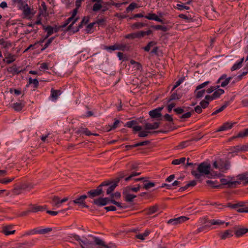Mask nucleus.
I'll return each mask as SVG.
<instances>
[{"mask_svg": "<svg viewBox=\"0 0 248 248\" xmlns=\"http://www.w3.org/2000/svg\"><path fill=\"white\" fill-rule=\"evenodd\" d=\"M224 91L221 89H218L216 90L213 94V98L215 99L218 98L221 94H223Z\"/></svg>", "mask_w": 248, "mask_h": 248, "instance_id": "36", "label": "nucleus"}, {"mask_svg": "<svg viewBox=\"0 0 248 248\" xmlns=\"http://www.w3.org/2000/svg\"><path fill=\"white\" fill-rule=\"evenodd\" d=\"M52 229L51 228H46L45 229H39L40 234H45L48 233L52 231Z\"/></svg>", "mask_w": 248, "mask_h": 248, "instance_id": "58", "label": "nucleus"}, {"mask_svg": "<svg viewBox=\"0 0 248 248\" xmlns=\"http://www.w3.org/2000/svg\"><path fill=\"white\" fill-rule=\"evenodd\" d=\"M154 28L157 30H161L163 31H168V28L162 25H156L154 27Z\"/></svg>", "mask_w": 248, "mask_h": 248, "instance_id": "59", "label": "nucleus"}, {"mask_svg": "<svg viewBox=\"0 0 248 248\" xmlns=\"http://www.w3.org/2000/svg\"><path fill=\"white\" fill-rule=\"evenodd\" d=\"M220 182L222 185H227L229 187H233L236 185L240 184V182L238 181H231L227 179L222 178L220 179Z\"/></svg>", "mask_w": 248, "mask_h": 248, "instance_id": "11", "label": "nucleus"}, {"mask_svg": "<svg viewBox=\"0 0 248 248\" xmlns=\"http://www.w3.org/2000/svg\"><path fill=\"white\" fill-rule=\"evenodd\" d=\"M12 226L4 227L3 229L2 232L6 235L14 234L15 230H11Z\"/></svg>", "mask_w": 248, "mask_h": 248, "instance_id": "27", "label": "nucleus"}, {"mask_svg": "<svg viewBox=\"0 0 248 248\" xmlns=\"http://www.w3.org/2000/svg\"><path fill=\"white\" fill-rule=\"evenodd\" d=\"M198 171L193 170L191 171L192 174L196 178H200L202 175L212 174L210 171L211 165L207 163L203 162L201 163L198 167Z\"/></svg>", "mask_w": 248, "mask_h": 248, "instance_id": "1", "label": "nucleus"}, {"mask_svg": "<svg viewBox=\"0 0 248 248\" xmlns=\"http://www.w3.org/2000/svg\"><path fill=\"white\" fill-rule=\"evenodd\" d=\"M205 93V90H202L201 91H197L195 93V96L197 98L202 97Z\"/></svg>", "mask_w": 248, "mask_h": 248, "instance_id": "51", "label": "nucleus"}, {"mask_svg": "<svg viewBox=\"0 0 248 248\" xmlns=\"http://www.w3.org/2000/svg\"><path fill=\"white\" fill-rule=\"evenodd\" d=\"M90 17L89 16H84L80 23V24L78 25V28L74 31V32H77L78 31L79 29L82 28L84 25H86L89 21Z\"/></svg>", "mask_w": 248, "mask_h": 248, "instance_id": "21", "label": "nucleus"}, {"mask_svg": "<svg viewBox=\"0 0 248 248\" xmlns=\"http://www.w3.org/2000/svg\"><path fill=\"white\" fill-rule=\"evenodd\" d=\"M230 104L229 101H227L224 103V104L218 109L215 110L214 112H213L212 114V115H214L218 113H219L223 111Z\"/></svg>", "mask_w": 248, "mask_h": 248, "instance_id": "29", "label": "nucleus"}, {"mask_svg": "<svg viewBox=\"0 0 248 248\" xmlns=\"http://www.w3.org/2000/svg\"><path fill=\"white\" fill-rule=\"evenodd\" d=\"M95 24V22L91 23L87 25L86 29V31L87 33L91 32L92 30L93 26Z\"/></svg>", "mask_w": 248, "mask_h": 248, "instance_id": "60", "label": "nucleus"}, {"mask_svg": "<svg viewBox=\"0 0 248 248\" xmlns=\"http://www.w3.org/2000/svg\"><path fill=\"white\" fill-rule=\"evenodd\" d=\"M137 124L138 123L136 121L132 120L131 121L127 122L125 124V126H127V127L132 128L133 129L134 126H135V125Z\"/></svg>", "mask_w": 248, "mask_h": 248, "instance_id": "47", "label": "nucleus"}, {"mask_svg": "<svg viewBox=\"0 0 248 248\" xmlns=\"http://www.w3.org/2000/svg\"><path fill=\"white\" fill-rule=\"evenodd\" d=\"M61 93L62 92L60 90L52 89L51 90V97L52 98L53 100H56Z\"/></svg>", "mask_w": 248, "mask_h": 248, "instance_id": "22", "label": "nucleus"}, {"mask_svg": "<svg viewBox=\"0 0 248 248\" xmlns=\"http://www.w3.org/2000/svg\"><path fill=\"white\" fill-rule=\"evenodd\" d=\"M125 38L126 39H134L139 38L138 32L129 33L125 36Z\"/></svg>", "mask_w": 248, "mask_h": 248, "instance_id": "48", "label": "nucleus"}, {"mask_svg": "<svg viewBox=\"0 0 248 248\" xmlns=\"http://www.w3.org/2000/svg\"><path fill=\"white\" fill-rule=\"evenodd\" d=\"M80 132L86 135V136H91V135H94V136H98V135L97 134H93L91 133V132L87 128H83L81 129Z\"/></svg>", "mask_w": 248, "mask_h": 248, "instance_id": "41", "label": "nucleus"}, {"mask_svg": "<svg viewBox=\"0 0 248 248\" xmlns=\"http://www.w3.org/2000/svg\"><path fill=\"white\" fill-rule=\"evenodd\" d=\"M46 206H33L30 211L31 212H38V211H43L45 209H46Z\"/></svg>", "mask_w": 248, "mask_h": 248, "instance_id": "34", "label": "nucleus"}, {"mask_svg": "<svg viewBox=\"0 0 248 248\" xmlns=\"http://www.w3.org/2000/svg\"><path fill=\"white\" fill-rule=\"evenodd\" d=\"M160 123L159 122H155L153 124L146 123L145 124L144 127L145 130L148 131L150 130L156 129L159 127Z\"/></svg>", "mask_w": 248, "mask_h": 248, "instance_id": "14", "label": "nucleus"}, {"mask_svg": "<svg viewBox=\"0 0 248 248\" xmlns=\"http://www.w3.org/2000/svg\"><path fill=\"white\" fill-rule=\"evenodd\" d=\"M78 8H76L74 9L72 13L71 16L69 17L65 21L63 25L62 26L63 27L67 26L70 22H71V23L68 26L67 29L68 30H71L73 25L78 21V17L75 18L77 14Z\"/></svg>", "mask_w": 248, "mask_h": 248, "instance_id": "3", "label": "nucleus"}, {"mask_svg": "<svg viewBox=\"0 0 248 248\" xmlns=\"http://www.w3.org/2000/svg\"><path fill=\"white\" fill-rule=\"evenodd\" d=\"M51 199V204L52 206L56 208H60L62 203L65 202L68 200V198L65 197L62 199H60L58 196H53Z\"/></svg>", "mask_w": 248, "mask_h": 248, "instance_id": "6", "label": "nucleus"}, {"mask_svg": "<svg viewBox=\"0 0 248 248\" xmlns=\"http://www.w3.org/2000/svg\"><path fill=\"white\" fill-rule=\"evenodd\" d=\"M37 233L40 234L39 229L35 228L26 232V234L28 235Z\"/></svg>", "mask_w": 248, "mask_h": 248, "instance_id": "52", "label": "nucleus"}, {"mask_svg": "<svg viewBox=\"0 0 248 248\" xmlns=\"http://www.w3.org/2000/svg\"><path fill=\"white\" fill-rule=\"evenodd\" d=\"M26 102L23 100H19L18 102L12 104V108L16 111H21L25 106Z\"/></svg>", "mask_w": 248, "mask_h": 248, "instance_id": "10", "label": "nucleus"}, {"mask_svg": "<svg viewBox=\"0 0 248 248\" xmlns=\"http://www.w3.org/2000/svg\"><path fill=\"white\" fill-rule=\"evenodd\" d=\"M109 185V183L104 182L101 185H100L96 189L92 190L88 192V193L91 195L92 197H94L100 195L103 192V189L102 187L103 186H108Z\"/></svg>", "mask_w": 248, "mask_h": 248, "instance_id": "5", "label": "nucleus"}, {"mask_svg": "<svg viewBox=\"0 0 248 248\" xmlns=\"http://www.w3.org/2000/svg\"><path fill=\"white\" fill-rule=\"evenodd\" d=\"M105 49L108 51H109V50L114 51V50H117V44H115L113 46H106L105 47Z\"/></svg>", "mask_w": 248, "mask_h": 248, "instance_id": "62", "label": "nucleus"}, {"mask_svg": "<svg viewBox=\"0 0 248 248\" xmlns=\"http://www.w3.org/2000/svg\"><path fill=\"white\" fill-rule=\"evenodd\" d=\"M209 104V103L208 101H205L204 100H202L200 103L201 107L203 108H206L208 106Z\"/></svg>", "mask_w": 248, "mask_h": 248, "instance_id": "64", "label": "nucleus"}, {"mask_svg": "<svg viewBox=\"0 0 248 248\" xmlns=\"http://www.w3.org/2000/svg\"><path fill=\"white\" fill-rule=\"evenodd\" d=\"M117 50H120L122 51L128 50L129 49V47L127 45L122 44H117Z\"/></svg>", "mask_w": 248, "mask_h": 248, "instance_id": "44", "label": "nucleus"}, {"mask_svg": "<svg viewBox=\"0 0 248 248\" xmlns=\"http://www.w3.org/2000/svg\"><path fill=\"white\" fill-rule=\"evenodd\" d=\"M150 233V232L148 230L145 231L143 233L139 234L136 235V237L140 240H143L145 237H147Z\"/></svg>", "mask_w": 248, "mask_h": 248, "instance_id": "37", "label": "nucleus"}, {"mask_svg": "<svg viewBox=\"0 0 248 248\" xmlns=\"http://www.w3.org/2000/svg\"><path fill=\"white\" fill-rule=\"evenodd\" d=\"M220 238L222 240L230 238L233 236V232L231 230H227L223 232H220L218 233Z\"/></svg>", "mask_w": 248, "mask_h": 248, "instance_id": "13", "label": "nucleus"}, {"mask_svg": "<svg viewBox=\"0 0 248 248\" xmlns=\"http://www.w3.org/2000/svg\"><path fill=\"white\" fill-rule=\"evenodd\" d=\"M230 163L228 161L220 159L213 163V167L216 169L219 170L221 172L228 170L230 167Z\"/></svg>", "mask_w": 248, "mask_h": 248, "instance_id": "2", "label": "nucleus"}, {"mask_svg": "<svg viewBox=\"0 0 248 248\" xmlns=\"http://www.w3.org/2000/svg\"><path fill=\"white\" fill-rule=\"evenodd\" d=\"M180 97L179 95H178L177 93H173L170 96V98L167 101V102L169 103L173 100H178L180 99Z\"/></svg>", "mask_w": 248, "mask_h": 248, "instance_id": "46", "label": "nucleus"}, {"mask_svg": "<svg viewBox=\"0 0 248 248\" xmlns=\"http://www.w3.org/2000/svg\"><path fill=\"white\" fill-rule=\"evenodd\" d=\"M87 198V196L85 195L80 196L78 198L73 201V203L81 206L83 207H86L85 204V200Z\"/></svg>", "mask_w": 248, "mask_h": 248, "instance_id": "9", "label": "nucleus"}, {"mask_svg": "<svg viewBox=\"0 0 248 248\" xmlns=\"http://www.w3.org/2000/svg\"><path fill=\"white\" fill-rule=\"evenodd\" d=\"M0 45L4 48L8 49L12 46V43L10 41L2 38L0 39Z\"/></svg>", "mask_w": 248, "mask_h": 248, "instance_id": "19", "label": "nucleus"}, {"mask_svg": "<svg viewBox=\"0 0 248 248\" xmlns=\"http://www.w3.org/2000/svg\"><path fill=\"white\" fill-rule=\"evenodd\" d=\"M149 115L152 118H159L161 116V113H159L155 109L150 111Z\"/></svg>", "mask_w": 248, "mask_h": 248, "instance_id": "30", "label": "nucleus"}, {"mask_svg": "<svg viewBox=\"0 0 248 248\" xmlns=\"http://www.w3.org/2000/svg\"><path fill=\"white\" fill-rule=\"evenodd\" d=\"M146 18L149 20H154L158 22H161L162 20L158 17L155 14H149L147 16H144Z\"/></svg>", "mask_w": 248, "mask_h": 248, "instance_id": "24", "label": "nucleus"}, {"mask_svg": "<svg viewBox=\"0 0 248 248\" xmlns=\"http://www.w3.org/2000/svg\"><path fill=\"white\" fill-rule=\"evenodd\" d=\"M128 175V171L127 170H124L123 171H121L119 172L118 174V177L116 179L115 182H117V183H118V182L120 181V180L121 179H122L124 178L125 176H127Z\"/></svg>", "mask_w": 248, "mask_h": 248, "instance_id": "31", "label": "nucleus"}, {"mask_svg": "<svg viewBox=\"0 0 248 248\" xmlns=\"http://www.w3.org/2000/svg\"><path fill=\"white\" fill-rule=\"evenodd\" d=\"M43 30H44L46 31L47 32L46 35L45 37V39H47L48 38L50 35H51L54 32H56L57 31V29H55L54 28L50 26H45L44 25H42Z\"/></svg>", "mask_w": 248, "mask_h": 248, "instance_id": "12", "label": "nucleus"}, {"mask_svg": "<svg viewBox=\"0 0 248 248\" xmlns=\"http://www.w3.org/2000/svg\"><path fill=\"white\" fill-rule=\"evenodd\" d=\"M55 37H52L48 39L46 42V43L45 45H44V46L43 48H42L41 50L43 51L45 49H46L47 47L49 46L50 45V44L52 43L53 40L54 39Z\"/></svg>", "mask_w": 248, "mask_h": 248, "instance_id": "50", "label": "nucleus"}, {"mask_svg": "<svg viewBox=\"0 0 248 248\" xmlns=\"http://www.w3.org/2000/svg\"><path fill=\"white\" fill-rule=\"evenodd\" d=\"M234 124V123L226 122L223 124L221 126H220L217 130V132H220L230 129L232 127Z\"/></svg>", "mask_w": 248, "mask_h": 248, "instance_id": "15", "label": "nucleus"}, {"mask_svg": "<svg viewBox=\"0 0 248 248\" xmlns=\"http://www.w3.org/2000/svg\"><path fill=\"white\" fill-rule=\"evenodd\" d=\"M248 136V128L245 129L243 131H240L237 135V137L244 138Z\"/></svg>", "mask_w": 248, "mask_h": 248, "instance_id": "43", "label": "nucleus"}, {"mask_svg": "<svg viewBox=\"0 0 248 248\" xmlns=\"http://www.w3.org/2000/svg\"><path fill=\"white\" fill-rule=\"evenodd\" d=\"M158 209V205H155L154 206H151L149 208L146 209L145 211L146 212V214L148 215H152L156 212L157 211Z\"/></svg>", "mask_w": 248, "mask_h": 248, "instance_id": "20", "label": "nucleus"}, {"mask_svg": "<svg viewBox=\"0 0 248 248\" xmlns=\"http://www.w3.org/2000/svg\"><path fill=\"white\" fill-rule=\"evenodd\" d=\"M186 160L185 157H182L180 159H174L172 161V164L173 165H179L182 163H184Z\"/></svg>", "mask_w": 248, "mask_h": 248, "instance_id": "42", "label": "nucleus"}, {"mask_svg": "<svg viewBox=\"0 0 248 248\" xmlns=\"http://www.w3.org/2000/svg\"><path fill=\"white\" fill-rule=\"evenodd\" d=\"M156 45V43L154 41L150 42L147 45L143 47V49L147 52L149 51L151 47Z\"/></svg>", "mask_w": 248, "mask_h": 248, "instance_id": "45", "label": "nucleus"}, {"mask_svg": "<svg viewBox=\"0 0 248 248\" xmlns=\"http://www.w3.org/2000/svg\"><path fill=\"white\" fill-rule=\"evenodd\" d=\"M209 83H210V82L207 81H205V82H203V83H202V84L199 85L198 86H197L196 89L195 91V93H196L197 91L199 90L204 88V87L207 86Z\"/></svg>", "mask_w": 248, "mask_h": 248, "instance_id": "57", "label": "nucleus"}, {"mask_svg": "<svg viewBox=\"0 0 248 248\" xmlns=\"http://www.w3.org/2000/svg\"><path fill=\"white\" fill-rule=\"evenodd\" d=\"M160 132V131H150L146 130L140 131L139 133V137H146L148 136L149 134H157Z\"/></svg>", "mask_w": 248, "mask_h": 248, "instance_id": "17", "label": "nucleus"}, {"mask_svg": "<svg viewBox=\"0 0 248 248\" xmlns=\"http://www.w3.org/2000/svg\"><path fill=\"white\" fill-rule=\"evenodd\" d=\"M128 192L129 191L125 189L123 192V194L124 195V199L126 202H131L133 201V199L136 197V196L129 194Z\"/></svg>", "mask_w": 248, "mask_h": 248, "instance_id": "16", "label": "nucleus"}, {"mask_svg": "<svg viewBox=\"0 0 248 248\" xmlns=\"http://www.w3.org/2000/svg\"><path fill=\"white\" fill-rule=\"evenodd\" d=\"M93 238L95 244L100 246L101 248H109V247L107 245L102 239L96 237H94Z\"/></svg>", "mask_w": 248, "mask_h": 248, "instance_id": "18", "label": "nucleus"}, {"mask_svg": "<svg viewBox=\"0 0 248 248\" xmlns=\"http://www.w3.org/2000/svg\"><path fill=\"white\" fill-rule=\"evenodd\" d=\"M93 4V7H92V10L93 11L96 12L101 9L102 8V5L101 3V2H96Z\"/></svg>", "mask_w": 248, "mask_h": 248, "instance_id": "35", "label": "nucleus"}, {"mask_svg": "<svg viewBox=\"0 0 248 248\" xmlns=\"http://www.w3.org/2000/svg\"><path fill=\"white\" fill-rule=\"evenodd\" d=\"M145 26V24L141 23V22H136L134 24H133L131 26V28L133 29H141L142 27H144Z\"/></svg>", "mask_w": 248, "mask_h": 248, "instance_id": "40", "label": "nucleus"}, {"mask_svg": "<svg viewBox=\"0 0 248 248\" xmlns=\"http://www.w3.org/2000/svg\"><path fill=\"white\" fill-rule=\"evenodd\" d=\"M117 184L118 183H117V182L115 181L114 183H113L110 186H108L109 185V184L108 186H106V187H107V188L106 189L107 194L108 195L110 194L117 186Z\"/></svg>", "mask_w": 248, "mask_h": 248, "instance_id": "28", "label": "nucleus"}, {"mask_svg": "<svg viewBox=\"0 0 248 248\" xmlns=\"http://www.w3.org/2000/svg\"><path fill=\"white\" fill-rule=\"evenodd\" d=\"M7 71L13 75L18 74L21 72V71L19 70L15 65L9 67L7 69Z\"/></svg>", "mask_w": 248, "mask_h": 248, "instance_id": "25", "label": "nucleus"}, {"mask_svg": "<svg viewBox=\"0 0 248 248\" xmlns=\"http://www.w3.org/2000/svg\"><path fill=\"white\" fill-rule=\"evenodd\" d=\"M23 14L26 17H28L31 15V9L27 4L23 8Z\"/></svg>", "mask_w": 248, "mask_h": 248, "instance_id": "38", "label": "nucleus"}, {"mask_svg": "<svg viewBox=\"0 0 248 248\" xmlns=\"http://www.w3.org/2000/svg\"><path fill=\"white\" fill-rule=\"evenodd\" d=\"M188 218L185 216H182L177 218L170 219L168 221V224H171L173 225H176L178 224L184 222L188 220Z\"/></svg>", "mask_w": 248, "mask_h": 248, "instance_id": "8", "label": "nucleus"}, {"mask_svg": "<svg viewBox=\"0 0 248 248\" xmlns=\"http://www.w3.org/2000/svg\"><path fill=\"white\" fill-rule=\"evenodd\" d=\"M248 232V229L240 228V229H238V230H237L234 233L236 237H239L243 236V235H244Z\"/></svg>", "mask_w": 248, "mask_h": 248, "instance_id": "23", "label": "nucleus"}, {"mask_svg": "<svg viewBox=\"0 0 248 248\" xmlns=\"http://www.w3.org/2000/svg\"><path fill=\"white\" fill-rule=\"evenodd\" d=\"M244 58H242L240 61L235 63L231 68V71H233L240 68L242 67V63L244 61Z\"/></svg>", "mask_w": 248, "mask_h": 248, "instance_id": "32", "label": "nucleus"}, {"mask_svg": "<svg viewBox=\"0 0 248 248\" xmlns=\"http://www.w3.org/2000/svg\"><path fill=\"white\" fill-rule=\"evenodd\" d=\"M134 180L135 181L142 180L143 188L146 190H148L155 186V183L154 182L149 181L148 180V178L147 177H141L140 178L135 179Z\"/></svg>", "mask_w": 248, "mask_h": 248, "instance_id": "4", "label": "nucleus"}, {"mask_svg": "<svg viewBox=\"0 0 248 248\" xmlns=\"http://www.w3.org/2000/svg\"><path fill=\"white\" fill-rule=\"evenodd\" d=\"M80 246H93V243L87 240H82L81 241V242H80Z\"/></svg>", "mask_w": 248, "mask_h": 248, "instance_id": "61", "label": "nucleus"}, {"mask_svg": "<svg viewBox=\"0 0 248 248\" xmlns=\"http://www.w3.org/2000/svg\"><path fill=\"white\" fill-rule=\"evenodd\" d=\"M138 5L135 2H132L130 5L126 8V12L128 13L129 11H132L135 8H138Z\"/></svg>", "mask_w": 248, "mask_h": 248, "instance_id": "39", "label": "nucleus"}, {"mask_svg": "<svg viewBox=\"0 0 248 248\" xmlns=\"http://www.w3.org/2000/svg\"><path fill=\"white\" fill-rule=\"evenodd\" d=\"M140 174V172H132L127 177L125 178V181H128L132 179V177L139 175Z\"/></svg>", "mask_w": 248, "mask_h": 248, "instance_id": "53", "label": "nucleus"}, {"mask_svg": "<svg viewBox=\"0 0 248 248\" xmlns=\"http://www.w3.org/2000/svg\"><path fill=\"white\" fill-rule=\"evenodd\" d=\"M189 141H185L182 142L178 146H177V149H183L184 148L189 145Z\"/></svg>", "mask_w": 248, "mask_h": 248, "instance_id": "55", "label": "nucleus"}, {"mask_svg": "<svg viewBox=\"0 0 248 248\" xmlns=\"http://www.w3.org/2000/svg\"><path fill=\"white\" fill-rule=\"evenodd\" d=\"M238 179L240 181H246L247 184H248V177L245 174L239 175L238 176Z\"/></svg>", "mask_w": 248, "mask_h": 248, "instance_id": "63", "label": "nucleus"}, {"mask_svg": "<svg viewBox=\"0 0 248 248\" xmlns=\"http://www.w3.org/2000/svg\"><path fill=\"white\" fill-rule=\"evenodd\" d=\"M29 84H33L34 88H37L38 86L39 82L37 79H32L31 78H29Z\"/></svg>", "mask_w": 248, "mask_h": 248, "instance_id": "49", "label": "nucleus"}, {"mask_svg": "<svg viewBox=\"0 0 248 248\" xmlns=\"http://www.w3.org/2000/svg\"><path fill=\"white\" fill-rule=\"evenodd\" d=\"M232 79V77H227V75L223 74L218 78L217 83L220 84L219 86L224 87L229 84Z\"/></svg>", "mask_w": 248, "mask_h": 248, "instance_id": "7", "label": "nucleus"}, {"mask_svg": "<svg viewBox=\"0 0 248 248\" xmlns=\"http://www.w3.org/2000/svg\"><path fill=\"white\" fill-rule=\"evenodd\" d=\"M140 185H138V186L137 187H131L130 186H127L125 188L126 190H127L128 191H132L135 192H138L140 190Z\"/></svg>", "mask_w": 248, "mask_h": 248, "instance_id": "56", "label": "nucleus"}, {"mask_svg": "<svg viewBox=\"0 0 248 248\" xmlns=\"http://www.w3.org/2000/svg\"><path fill=\"white\" fill-rule=\"evenodd\" d=\"M15 177H12L10 178H4L2 179H0V183L7 184L13 181Z\"/></svg>", "mask_w": 248, "mask_h": 248, "instance_id": "54", "label": "nucleus"}, {"mask_svg": "<svg viewBox=\"0 0 248 248\" xmlns=\"http://www.w3.org/2000/svg\"><path fill=\"white\" fill-rule=\"evenodd\" d=\"M106 199L99 198L93 201V203L97 206H102L107 204L105 202Z\"/></svg>", "mask_w": 248, "mask_h": 248, "instance_id": "26", "label": "nucleus"}, {"mask_svg": "<svg viewBox=\"0 0 248 248\" xmlns=\"http://www.w3.org/2000/svg\"><path fill=\"white\" fill-rule=\"evenodd\" d=\"M6 62L8 64L11 63L16 60L14 55L8 53L7 56L5 57Z\"/></svg>", "mask_w": 248, "mask_h": 248, "instance_id": "33", "label": "nucleus"}]
</instances>
